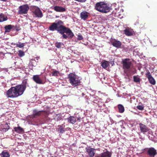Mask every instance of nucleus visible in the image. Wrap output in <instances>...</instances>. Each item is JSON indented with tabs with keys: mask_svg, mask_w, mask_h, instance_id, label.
Masks as SVG:
<instances>
[{
	"mask_svg": "<svg viewBox=\"0 0 157 157\" xmlns=\"http://www.w3.org/2000/svg\"><path fill=\"white\" fill-rule=\"evenodd\" d=\"M26 88L25 83L12 87L6 93V96L8 98H11L17 97L23 94Z\"/></svg>",
	"mask_w": 157,
	"mask_h": 157,
	"instance_id": "nucleus-1",
	"label": "nucleus"
},
{
	"mask_svg": "<svg viewBox=\"0 0 157 157\" xmlns=\"http://www.w3.org/2000/svg\"><path fill=\"white\" fill-rule=\"evenodd\" d=\"M95 9L100 12L105 13L108 12L111 9L109 5L103 2L97 3L95 5Z\"/></svg>",
	"mask_w": 157,
	"mask_h": 157,
	"instance_id": "nucleus-2",
	"label": "nucleus"
},
{
	"mask_svg": "<svg viewBox=\"0 0 157 157\" xmlns=\"http://www.w3.org/2000/svg\"><path fill=\"white\" fill-rule=\"evenodd\" d=\"M69 81L73 87L79 85L81 83V78L73 73H70L68 75Z\"/></svg>",
	"mask_w": 157,
	"mask_h": 157,
	"instance_id": "nucleus-3",
	"label": "nucleus"
},
{
	"mask_svg": "<svg viewBox=\"0 0 157 157\" xmlns=\"http://www.w3.org/2000/svg\"><path fill=\"white\" fill-rule=\"evenodd\" d=\"M122 62L125 73L128 76L131 75L132 74V70L131 67L132 65L131 61L129 59H123Z\"/></svg>",
	"mask_w": 157,
	"mask_h": 157,
	"instance_id": "nucleus-4",
	"label": "nucleus"
},
{
	"mask_svg": "<svg viewBox=\"0 0 157 157\" xmlns=\"http://www.w3.org/2000/svg\"><path fill=\"white\" fill-rule=\"evenodd\" d=\"M63 22L61 20L56 21L55 22L52 23L49 27V29L52 31L57 30L59 33L62 30Z\"/></svg>",
	"mask_w": 157,
	"mask_h": 157,
	"instance_id": "nucleus-5",
	"label": "nucleus"
},
{
	"mask_svg": "<svg viewBox=\"0 0 157 157\" xmlns=\"http://www.w3.org/2000/svg\"><path fill=\"white\" fill-rule=\"evenodd\" d=\"M60 34L62 35L63 38H72L74 36L73 33L69 28L63 26L61 31Z\"/></svg>",
	"mask_w": 157,
	"mask_h": 157,
	"instance_id": "nucleus-6",
	"label": "nucleus"
},
{
	"mask_svg": "<svg viewBox=\"0 0 157 157\" xmlns=\"http://www.w3.org/2000/svg\"><path fill=\"white\" fill-rule=\"evenodd\" d=\"M32 11L36 17L41 18L43 16L42 11L40 9L36 6H33L32 8Z\"/></svg>",
	"mask_w": 157,
	"mask_h": 157,
	"instance_id": "nucleus-7",
	"label": "nucleus"
},
{
	"mask_svg": "<svg viewBox=\"0 0 157 157\" xmlns=\"http://www.w3.org/2000/svg\"><path fill=\"white\" fill-rule=\"evenodd\" d=\"M29 9V6L27 4L21 6L19 7L18 12L20 14H26L27 13Z\"/></svg>",
	"mask_w": 157,
	"mask_h": 157,
	"instance_id": "nucleus-8",
	"label": "nucleus"
},
{
	"mask_svg": "<svg viewBox=\"0 0 157 157\" xmlns=\"http://www.w3.org/2000/svg\"><path fill=\"white\" fill-rule=\"evenodd\" d=\"M33 78V81L37 84H43L45 82V81L39 75H34Z\"/></svg>",
	"mask_w": 157,
	"mask_h": 157,
	"instance_id": "nucleus-9",
	"label": "nucleus"
},
{
	"mask_svg": "<svg viewBox=\"0 0 157 157\" xmlns=\"http://www.w3.org/2000/svg\"><path fill=\"white\" fill-rule=\"evenodd\" d=\"M111 42L114 47L117 48H119L121 47V43L118 40L114 39L112 40Z\"/></svg>",
	"mask_w": 157,
	"mask_h": 157,
	"instance_id": "nucleus-10",
	"label": "nucleus"
},
{
	"mask_svg": "<svg viewBox=\"0 0 157 157\" xmlns=\"http://www.w3.org/2000/svg\"><path fill=\"white\" fill-rule=\"evenodd\" d=\"M147 153L150 156L153 157L157 154L156 150L153 147L148 148Z\"/></svg>",
	"mask_w": 157,
	"mask_h": 157,
	"instance_id": "nucleus-11",
	"label": "nucleus"
},
{
	"mask_svg": "<svg viewBox=\"0 0 157 157\" xmlns=\"http://www.w3.org/2000/svg\"><path fill=\"white\" fill-rule=\"evenodd\" d=\"M86 149L87 153L90 157H92L94 156L95 153L94 149L90 147L86 148Z\"/></svg>",
	"mask_w": 157,
	"mask_h": 157,
	"instance_id": "nucleus-12",
	"label": "nucleus"
},
{
	"mask_svg": "<svg viewBox=\"0 0 157 157\" xmlns=\"http://www.w3.org/2000/svg\"><path fill=\"white\" fill-rule=\"evenodd\" d=\"M146 76L148 78L149 82L152 85H154L155 84V79L151 76L149 72H148L146 74Z\"/></svg>",
	"mask_w": 157,
	"mask_h": 157,
	"instance_id": "nucleus-13",
	"label": "nucleus"
},
{
	"mask_svg": "<svg viewBox=\"0 0 157 157\" xmlns=\"http://www.w3.org/2000/svg\"><path fill=\"white\" fill-rule=\"evenodd\" d=\"M125 34L127 36H130L133 35L134 31L129 28H126L124 31Z\"/></svg>",
	"mask_w": 157,
	"mask_h": 157,
	"instance_id": "nucleus-14",
	"label": "nucleus"
},
{
	"mask_svg": "<svg viewBox=\"0 0 157 157\" xmlns=\"http://www.w3.org/2000/svg\"><path fill=\"white\" fill-rule=\"evenodd\" d=\"M140 128L141 132L143 133L147 132L148 131V128L144 124H140Z\"/></svg>",
	"mask_w": 157,
	"mask_h": 157,
	"instance_id": "nucleus-15",
	"label": "nucleus"
},
{
	"mask_svg": "<svg viewBox=\"0 0 157 157\" xmlns=\"http://www.w3.org/2000/svg\"><path fill=\"white\" fill-rule=\"evenodd\" d=\"M53 9L56 11L60 12H63L65 11V9L62 6H56L53 7Z\"/></svg>",
	"mask_w": 157,
	"mask_h": 157,
	"instance_id": "nucleus-16",
	"label": "nucleus"
},
{
	"mask_svg": "<svg viewBox=\"0 0 157 157\" xmlns=\"http://www.w3.org/2000/svg\"><path fill=\"white\" fill-rule=\"evenodd\" d=\"M80 16L82 19L86 20L88 18V13L86 11H82L80 13Z\"/></svg>",
	"mask_w": 157,
	"mask_h": 157,
	"instance_id": "nucleus-17",
	"label": "nucleus"
},
{
	"mask_svg": "<svg viewBox=\"0 0 157 157\" xmlns=\"http://www.w3.org/2000/svg\"><path fill=\"white\" fill-rule=\"evenodd\" d=\"M43 111H38L37 110H34L33 111V118L36 117L41 115Z\"/></svg>",
	"mask_w": 157,
	"mask_h": 157,
	"instance_id": "nucleus-18",
	"label": "nucleus"
},
{
	"mask_svg": "<svg viewBox=\"0 0 157 157\" xmlns=\"http://www.w3.org/2000/svg\"><path fill=\"white\" fill-rule=\"evenodd\" d=\"M36 61L34 59H30L29 63V67L30 68H32L33 67L36 66Z\"/></svg>",
	"mask_w": 157,
	"mask_h": 157,
	"instance_id": "nucleus-19",
	"label": "nucleus"
},
{
	"mask_svg": "<svg viewBox=\"0 0 157 157\" xmlns=\"http://www.w3.org/2000/svg\"><path fill=\"white\" fill-rule=\"evenodd\" d=\"M65 125L62 124L61 125H59L58 126V131L61 133H63L65 131Z\"/></svg>",
	"mask_w": 157,
	"mask_h": 157,
	"instance_id": "nucleus-20",
	"label": "nucleus"
},
{
	"mask_svg": "<svg viewBox=\"0 0 157 157\" xmlns=\"http://www.w3.org/2000/svg\"><path fill=\"white\" fill-rule=\"evenodd\" d=\"M67 120L68 122L73 124H75L76 122V118L73 116H70L67 119Z\"/></svg>",
	"mask_w": 157,
	"mask_h": 157,
	"instance_id": "nucleus-21",
	"label": "nucleus"
},
{
	"mask_svg": "<svg viewBox=\"0 0 157 157\" xmlns=\"http://www.w3.org/2000/svg\"><path fill=\"white\" fill-rule=\"evenodd\" d=\"M112 154L109 151H106L101 154L100 157H111Z\"/></svg>",
	"mask_w": 157,
	"mask_h": 157,
	"instance_id": "nucleus-22",
	"label": "nucleus"
},
{
	"mask_svg": "<svg viewBox=\"0 0 157 157\" xmlns=\"http://www.w3.org/2000/svg\"><path fill=\"white\" fill-rule=\"evenodd\" d=\"M109 62L104 60L101 63V66L104 68H106L109 66Z\"/></svg>",
	"mask_w": 157,
	"mask_h": 157,
	"instance_id": "nucleus-23",
	"label": "nucleus"
},
{
	"mask_svg": "<svg viewBox=\"0 0 157 157\" xmlns=\"http://www.w3.org/2000/svg\"><path fill=\"white\" fill-rule=\"evenodd\" d=\"M14 129L16 132L19 133H20L24 131L23 129L19 126L15 127Z\"/></svg>",
	"mask_w": 157,
	"mask_h": 157,
	"instance_id": "nucleus-24",
	"label": "nucleus"
},
{
	"mask_svg": "<svg viewBox=\"0 0 157 157\" xmlns=\"http://www.w3.org/2000/svg\"><path fill=\"white\" fill-rule=\"evenodd\" d=\"M7 17L2 13L0 14V22H3L7 20Z\"/></svg>",
	"mask_w": 157,
	"mask_h": 157,
	"instance_id": "nucleus-25",
	"label": "nucleus"
},
{
	"mask_svg": "<svg viewBox=\"0 0 157 157\" xmlns=\"http://www.w3.org/2000/svg\"><path fill=\"white\" fill-rule=\"evenodd\" d=\"M118 108L119 112L123 113L124 112V109L123 105L121 104H119L118 105Z\"/></svg>",
	"mask_w": 157,
	"mask_h": 157,
	"instance_id": "nucleus-26",
	"label": "nucleus"
},
{
	"mask_svg": "<svg viewBox=\"0 0 157 157\" xmlns=\"http://www.w3.org/2000/svg\"><path fill=\"white\" fill-rule=\"evenodd\" d=\"M25 43H21L19 41L17 43L14 44V45H16V46L19 48H22L24 47L25 46Z\"/></svg>",
	"mask_w": 157,
	"mask_h": 157,
	"instance_id": "nucleus-27",
	"label": "nucleus"
},
{
	"mask_svg": "<svg viewBox=\"0 0 157 157\" xmlns=\"http://www.w3.org/2000/svg\"><path fill=\"white\" fill-rule=\"evenodd\" d=\"M141 79L138 76H133V81L136 83H139Z\"/></svg>",
	"mask_w": 157,
	"mask_h": 157,
	"instance_id": "nucleus-28",
	"label": "nucleus"
},
{
	"mask_svg": "<svg viewBox=\"0 0 157 157\" xmlns=\"http://www.w3.org/2000/svg\"><path fill=\"white\" fill-rule=\"evenodd\" d=\"M52 74L53 76H58L60 75V73L59 71L54 70H53L52 72Z\"/></svg>",
	"mask_w": 157,
	"mask_h": 157,
	"instance_id": "nucleus-29",
	"label": "nucleus"
},
{
	"mask_svg": "<svg viewBox=\"0 0 157 157\" xmlns=\"http://www.w3.org/2000/svg\"><path fill=\"white\" fill-rule=\"evenodd\" d=\"M12 28V26L11 25H9L6 26L5 27V32H8L10 31V29Z\"/></svg>",
	"mask_w": 157,
	"mask_h": 157,
	"instance_id": "nucleus-30",
	"label": "nucleus"
},
{
	"mask_svg": "<svg viewBox=\"0 0 157 157\" xmlns=\"http://www.w3.org/2000/svg\"><path fill=\"white\" fill-rule=\"evenodd\" d=\"M1 156L2 157H10V155L7 152L3 151L1 153Z\"/></svg>",
	"mask_w": 157,
	"mask_h": 157,
	"instance_id": "nucleus-31",
	"label": "nucleus"
},
{
	"mask_svg": "<svg viewBox=\"0 0 157 157\" xmlns=\"http://www.w3.org/2000/svg\"><path fill=\"white\" fill-rule=\"evenodd\" d=\"M55 45L57 48H59L61 47L63 48V44L61 42H57L56 43Z\"/></svg>",
	"mask_w": 157,
	"mask_h": 157,
	"instance_id": "nucleus-32",
	"label": "nucleus"
},
{
	"mask_svg": "<svg viewBox=\"0 0 157 157\" xmlns=\"http://www.w3.org/2000/svg\"><path fill=\"white\" fill-rule=\"evenodd\" d=\"M18 52V55L20 57H22L25 55L24 52L21 50H19Z\"/></svg>",
	"mask_w": 157,
	"mask_h": 157,
	"instance_id": "nucleus-33",
	"label": "nucleus"
},
{
	"mask_svg": "<svg viewBox=\"0 0 157 157\" xmlns=\"http://www.w3.org/2000/svg\"><path fill=\"white\" fill-rule=\"evenodd\" d=\"M137 108L140 110H143L144 109V106L142 104L139 105L137 106Z\"/></svg>",
	"mask_w": 157,
	"mask_h": 157,
	"instance_id": "nucleus-34",
	"label": "nucleus"
},
{
	"mask_svg": "<svg viewBox=\"0 0 157 157\" xmlns=\"http://www.w3.org/2000/svg\"><path fill=\"white\" fill-rule=\"evenodd\" d=\"M7 127L6 128H4L2 129L3 132H6L7 131L9 128V126L7 125Z\"/></svg>",
	"mask_w": 157,
	"mask_h": 157,
	"instance_id": "nucleus-35",
	"label": "nucleus"
},
{
	"mask_svg": "<svg viewBox=\"0 0 157 157\" xmlns=\"http://www.w3.org/2000/svg\"><path fill=\"white\" fill-rule=\"evenodd\" d=\"M78 40H81L83 39V37L81 35H78Z\"/></svg>",
	"mask_w": 157,
	"mask_h": 157,
	"instance_id": "nucleus-36",
	"label": "nucleus"
},
{
	"mask_svg": "<svg viewBox=\"0 0 157 157\" xmlns=\"http://www.w3.org/2000/svg\"><path fill=\"white\" fill-rule=\"evenodd\" d=\"M80 119H81V117H79L78 118V120H80Z\"/></svg>",
	"mask_w": 157,
	"mask_h": 157,
	"instance_id": "nucleus-37",
	"label": "nucleus"
},
{
	"mask_svg": "<svg viewBox=\"0 0 157 157\" xmlns=\"http://www.w3.org/2000/svg\"><path fill=\"white\" fill-rule=\"evenodd\" d=\"M114 63V62H111V64H112V65H113V64Z\"/></svg>",
	"mask_w": 157,
	"mask_h": 157,
	"instance_id": "nucleus-38",
	"label": "nucleus"
}]
</instances>
